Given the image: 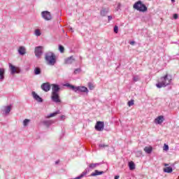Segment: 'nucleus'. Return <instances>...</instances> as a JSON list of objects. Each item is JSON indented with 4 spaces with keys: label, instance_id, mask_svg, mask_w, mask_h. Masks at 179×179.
Returning <instances> with one entry per match:
<instances>
[{
    "label": "nucleus",
    "instance_id": "f257e3e1",
    "mask_svg": "<svg viewBox=\"0 0 179 179\" xmlns=\"http://www.w3.org/2000/svg\"><path fill=\"white\" fill-rule=\"evenodd\" d=\"M173 80V77L171 75L166 74L165 76L161 77L158 81V83L156 84L158 89H162V87H166L169 85H171Z\"/></svg>",
    "mask_w": 179,
    "mask_h": 179
},
{
    "label": "nucleus",
    "instance_id": "f03ea898",
    "mask_svg": "<svg viewBox=\"0 0 179 179\" xmlns=\"http://www.w3.org/2000/svg\"><path fill=\"white\" fill-rule=\"evenodd\" d=\"M45 60L48 65L50 66H54V65L57 64V56L53 52H49L46 53Z\"/></svg>",
    "mask_w": 179,
    "mask_h": 179
},
{
    "label": "nucleus",
    "instance_id": "7ed1b4c3",
    "mask_svg": "<svg viewBox=\"0 0 179 179\" xmlns=\"http://www.w3.org/2000/svg\"><path fill=\"white\" fill-rule=\"evenodd\" d=\"M134 9L138 10L139 12H146L148 7L142 3L141 1H138L133 6Z\"/></svg>",
    "mask_w": 179,
    "mask_h": 179
},
{
    "label": "nucleus",
    "instance_id": "20e7f679",
    "mask_svg": "<svg viewBox=\"0 0 179 179\" xmlns=\"http://www.w3.org/2000/svg\"><path fill=\"white\" fill-rule=\"evenodd\" d=\"M9 68L10 69L11 75H15V73H20V69L16 68L12 64L9 63Z\"/></svg>",
    "mask_w": 179,
    "mask_h": 179
},
{
    "label": "nucleus",
    "instance_id": "39448f33",
    "mask_svg": "<svg viewBox=\"0 0 179 179\" xmlns=\"http://www.w3.org/2000/svg\"><path fill=\"white\" fill-rule=\"evenodd\" d=\"M51 99H52V101H53L54 103H61V99L59 98V93L52 94Z\"/></svg>",
    "mask_w": 179,
    "mask_h": 179
},
{
    "label": "nucleus",
    "instance_id": "423d86ee",
    "mask_svg": "<svg viewBox=\"0 0 179 179\" xmlns=\"http://www.w3.org/2000/svg\"><path fill=\"white\" fill-rule=\"evenodd\" d=\"M31 94H32L33 99H34L36 101H37V103H43L44 101V99H43V98L38 96V94H37L36 92L33 91L31 92Z\"/></svg>",
    "mask_w": 179,
    "mask_h": 179
},
{
    "label": "nucleus",
    "instance_id": "0eeeda50",
    "mask_svg": "<svg viewBox=\"0 0 179 179\" xmlns=\"http://www.w3.org/2000/svg\"><path fill=\"white\" fill-rule=\"evenodd\" d=\"M74 92H81V93H89V90H87V87L85 86H78L75 87Z\"/></svg>",
    "mask_w": 179,
    "mask_h": 179
},
{
    "label": "nucleus",
    "instance_id": "6e6552de",
    "mask_svg": "<svg viewBox=\"0 0 179 179\" xmlns=\"http://www.w3.org/2000/svg\"><path fill=\"white\" fill-rule=\"evenodd\" d=\"M43 55V47L38 46L35 48V55L38 58H40L41 55Z\"/></svg>",
    "mask_w": 179,
    "mask_h": 179
},
{
    "label": "nucleus",
    "instance_id": "1a4fd4ad",
    "mask_svg": "<svg viewBox=\"0 0 179 179\" xmlns=\"http://www.w3.org/2000/svg\"><path fill=\"white\" fill-rule=\"evenodd\" d=\"M96 131H101L104 129V122H97L95 125Z\"/></svg>",
    "mask_w": 179,
    "mask_h": 179
},
{
    "label": "nucleus",
    "instance_id": "9d476101",
    "mask_svg": "<svg viewBox=\"0 0 179 179\" xmlns=\"http://www.w3.org/2000/svg\"><path fill=\"white\" fill-rule=\"evenodd\" d=\"M164 121V116L160 115L158 116L155 120H154L155 124H157L158 125H160L161 124H163V122Z\"/></svg>",
    "mask_w": 179,
    "mask_h": 179
},
{
    "label": "nucleus",
    "instance_id": "9b49d317",
    "mask_svg": "<svg viewBox=\"0 0 179 179\" xmlns=\"http://www.w3.org/2000/svg\"><path fill=\"white\" fill-rule=\"evenodd\" d=\"M73 62H75V57H73V56L66 58L64 61V63L67 65H71V64H73Z\"/></svg>",
    "mask_w": 179,
    "mask_h": 179
},
{
    "label": "nucleus",
    "instance_id": "f8f14e48",
    "mask_svg": "<svg viewBox=\"0 0 179 179\" xmlns=\"http://www.w3.org/2000/svg\"><path fill=\"white\" fill-rule=\"evenodd\" d=\"M10 110H12V106H4L3 108L2 109L3 114L8 115V114L10 113Z\"/></svg>",
    "mask_w": 179,
    "mask_h": 179
},
{
    "label": "nucleus",
    "instance_id": "ddd939ff",
    "mask_svg": "<svg viewBox=\"0 0 179 179\" xmlns=\"http://www.w3.org/2000/svg\"><path fill=\"white\" fill-rule=\"evenodd\" d=\"M52 94H58V92H59V85L57 84L52 85Z\"/></svg>",
    "mask_w": 179,
    "mask_h": 179
},
{
    "label": "nucleus",
    "instance_id": "4468645a",
    "mask_svg": "<svg viewBox=\"0 0 179 179\" xmlns=\"http://www.w3.org/2000/svg\"><path fill=\"white\" fill-rule=\"evenodd\" d=\"M153 150V148L152 146H146L144 148V152L148 155H150Z\"/></svg>",
    "mask_w": 179,
    "mask_h": 179
},
{
    "label": "nucleus",
    "instance_id": "2eb2a0df",
    "mask_svg": "<svg viewBox=\"0 0 179 179\" xmlns=\"http://www.w3.org/2000/svg\"><path fill=\"white\" fill-rule=\"evenodd\" d=\"M58 114H61L60 110H57L56 112H54L48 115L46 118H51L52 117H56V115H58Z\"/></svg>",
    "mask_w": 179,
    "mask_h": 179
},
{
    "label": "nucleus",
    "instance_id": "dca6fc26",
    "mask_svg": "<svg viewBox=\"0 0 179 179\" xmlns=\"http://www.w3.org/2000/svg\"><path fill=\"white\" fill-rule=\"evenodd\" d=\"M18 52L20 55H24V54H26V48L23 46H20L18 49Z\"/></svg>",
    "mask_w": 179,
    "mask_h": 179
},
{
    "label": "nucleus",
    "instance_id": "f3484780",
    "mask_svg": "<svg viewBox=\"0 0 179 179\" xmlns=\"http://www.w3.org/2000/svg\"><path fill=\"white\" fill-rule=\"evenodd\" d=\"M103 171H99L98 170H95L94 173H91L92 177H94L96 176H101V174H103Z\"/></svg>",
    "mask_w": 179,
    "mask_h": 179
},
{
    "label": "nucleus",
    "instance_id": "a211bd4d",
    "mask_svg": "<svg viewBox=\"0 0 179 179\" xmlns=\"http://www.w3.org/2000/svg\"><path fill=\"white\" fill-rule=\"evenodd\" d=\"M5 79V69H0V80Z\"/></svg>",
    "mask_w": 179,
    "mask_h": 179
},
{
    "label": "nucleus",
    "instance_id": "6ab92c4d",
    "mask_svg": "<svg viewBox=\"0 0 179 179\" xmlns=\"http://www.w3.org/2000/svg\"><path fill=\"white\" fill-rule=\"evenodd\" d=\"M52 19V16L51 15V13L45 11V20H51Z\"/></svg>",
    "mask_w": 179,
    "mask_h": 179
},
{
    "label": "nucleus",
    "instance_id": "aec40b11",
    "mask_svg": "<svg viewBox=\"0 0 179 179\" xmlns=\"http://www.w3.org/2000/svg\"><path fill=\"white\" fill-rule=\"evenodd\" d=\"M100 164H101V163H95V164H90L89 165V168L92 169V170L96 169V167L100 166Z\"/></svg>",
    "mask_w": 179,
    "mask_h": 179
},
{
    "label": "nucleus",
    "instance_id": "412c9836",
    "mask_svg": "<svg viewBox=\"0 0 179 179\" xmlns=\"http://www.w3.org/2000/svg\"><path fill=\"white\" fill-rule=\"evenodd\" d=\"M108 8H103L101 10V16H106L108 13Z\"/></svg>",
    "mask_w": 179,
    "mask_h": 179
},
{
    "label": "nucleus",
    "instance_id": "4be33fe9",
    "mask_svg": "<svg viewBox=\"0 0 179 179\" xmlns=\"http://www.w3.org/2000/svg\"><path fill=\"white\" fill-rule=\"evenodd\" d=\"M164 173H173V168L171 166H168L164 169Z\"/></svg>",
    "mask_w": 179,
    "mask_h": 179
},
{
    "label": "nucleus",
    "instance_id": "5701e85b",
    "mask_svg": "<svg viewBox=\"0 0 179 179\" xmlns=\"http://www.w3.org/2000/svg\"><path fill=\"white\" fill-rule=\"evenodd\" d=\"M129 167L130 170H135V164L134 162H129Z\"/></svg>",
    "mask_w": 179,
    "mask_h": 179
},
{
    "label": "nucleus",
    "instance_id": "b1692460",
    "mask_svg": "<svg viewBox=\"0 0 179 179\" xmlns=\"http://www.w3.org/2000/svg\"><path fill=\"white\" fill-rule=\"evenodd\" d=\"M52 124H54V120H46L45 121L46 127H50V125H52Z\"/></svg>",
    "mask_w": 179,
    "mask_h": 179
},
{
    "label": "nucleus",
    "instance_id": "393cba45",
    "mask_svg": "<svg viewBox=\"0 0 179 179\" xmlns=\"http://www.w3.org/2000/svg\"><path fill=\"white\" fill-rule=\"evenodd\" d=\"M34 73L35 75H40V73H41V69H40L38 67L35 68Z\"/></svg>",
    "mask_w": 179,
    "mask_h": 179
},
{
    "label": "nucleus",
    "instance_id": "a878e982",
    "mask_svg": "<svg viewBox=\"0 0 179 179\" xmlns=\"http://www.w3.org/2000/svg\"><path fill=\"white\" fill-rule=\"evenodd\" d=\"M34 34L35 36H36V37H40V36H41V31H40V29H36L34 31Z\"/></svg>",
    "mask_w": 179,
    "mask_h": 179
},
{
    "label": "nucleus",
    "instance_id": "bb28decb",
    "mask_svg": "<svg viewBox=\"0 0 179 179\" xmlns=\"http://www.w3.org/2000/svg\"><path fill=\"white\" fill-rule=\"evenodd\" d=\"M133 80L134 82H139V80H141V77H139V76H134Z\"/></svg>",
    "mask_w": 179,
    "mask_h": 179
},
{
    "label": "nucleus",
    "instance_id": "cd10ccee",
    "mask_svg": "<svg viewBox=\"0 0 179 179\" xmlns=\"http://www.w3.org/2000/svg\"><path fill=\"white\" fill-rule=\"evenodd\" d=\"M51 90V85H50V83H45V92H50Z\"/></svg>",
    "mask_w": 179,
    "mask_h": 179
},
{
    "label": "nucleus",
    "instance_id": "c85d7f7f",
    "mask_svg": "<svg viewBox=\"0 0 179 179\" xmlns=\"http://www.w3.org/2000/svg\"><path fill=\"white\" fill-rule=\"evenodd\" d=\"M29 122H30V120H29V119L24 120V121H23L24 127H27V125H29Z\"/></svg>",
    "mask_w": 179,
    "mask_h": 179
},
{
    "label": "nucleus",
    "instance_id": "c756f323",
    "mask_svg": "<svg viewBox=\"0 0 179 179\" xmlns=\"http://www.w3.org/2000/svg\"><path fill=\"white\" fill-rule=\"evenodd\" d=\"M64 86H66V87H70L71 89H72V90H75L76 87L69 83L65 84Z\"/></svg>",
    "mask_w": 179,
    "mask_h": 179
},
{
    "label": "nucleus",
    "instance_id": "7c9ffc66",
    "mask_svg": "<svg viewBox=\"0 0 179 179\" xmlns=\"http://www.w3.org/2000/svg\"><path fill=\"white\" fill-rule=\"evenodd\" d=\"M88 87H89L90 90H93V89H94V85H93V83H89Z\"/></svg>",
    "mask_w": 179,
    "mask_h": 179
},
{
    "label": "nucleus",
    "instance_id": "2f4dec72",
    "mask_svg": "<svg viewBox=\"0 0 179 179\" xmlns=\"http://www.w3.org/2000/svg\"><path fill=\"white\" fill-rule=\"evenodd\" d=\"M127 104H128L129 107H131V106H134V100L129 101Z\"/></svg>",
    "mask_w": 179,
    "mask_h": 179
},
{
    "label": "nucleus",
    "instance_id": "473e14b6",
    "mask_svg": "<svg viewBox=\"0 0 179 179\" xmlns=\"http://www.w3.org/2000/svg\"><path fill=\"white\" fill-rule=\"evenodd\" d=\"M59 50L60 52H64L65 49L64 48V46L60 45H59Z\"/></svg>",
    "mask_w": 179,
    "mask_h": 179
},
{
    "label": "nucleus",
    "instance_id": "72a5a7b5",
    "mask_svg": "<svg viewBox=\"0 0 179 179\" xmlns=\"http://www.w3.org/2000/svg\"><path fill=\"white\" fill-rule=\"evenodd\" d=\"M77 73H80V69H76L74 71V75H76Z\"/></svg>",
    "mask_w": 179,
    "mask_h": 179
},
{
    "label": "nucleus",
    "instance_id": "f704fd0d",
    "mask_svg": "<svg viewBox=\"0 0 179 179\" xmlns=\"http://www.w3.org/2000/svg\"><path fill=\"white\" fill-rule=\"evenodd\" d=\"M120 9H121V3H118L116 7V10H120Z\"/></svg>",
    "mask_w": 179,
    "mask_h": 179
},
{
    "label": "nucleus",
    "instance_id": "c9c22d12",
    "mask_svg": "<svg viewBox=\"0 0 179 179\" xmlns=\"http://www.w3.org/2000/svg\"><path fill=\"white\" fill-rule=\"evenodd\" d=\"M41 89H43L44 92H45V83H43L42 84Z\"/></svg>",
    "mask_w": 179,
    "mask_h": 179
},
{
    "label": "nucleus",
    "instance_id": "e433bc0d",
    "mask_svg": "<svg viewBox=\"0 0 179 179\" xmlns=\"http://www.w3.org/2000/svg\"><path fill=\"white\" fill-rule=\"evenodd\" d=\"M114 31L116 34L118 33V27L117 25H115L114 27Z\"/></svg>",
    "mask_w": 179,
    "mask_h": 179
},
{
    "label": "nucleus",
    "instance_id": "4c0bfd02",
    "mask_svg": "<svg viewBox=\"0 0 179 179\" xmlns=\"http://www.w3.org/2000/svg\"><path fill=\"white\" fill-rule=\"evenodd\" d=\"M108 145L106 144H99V148H107Z\"/></svg>",
    "mask_w": 179,
    "mask_h": 179
},
{
    "label": "nucleus",
    "instance_id": "58836bf2",
    "mask_svg": "<svg viewBox=\"0 0 179 179\" xmlns=\"http://www.w3.org/2000/svg\"><path fill=\"white\" fill-rule=\"evenodd\" d=\"M164 150H166V151L169 150V146L166 144H164Z\"/></svg>",
    "mask_w": 179,
    "mask_h": 179
},
{
    "label": "nucleus",
    "instance_id": "ea45409f",
    "mask_svg": "<svg viewBox=\"0 0 179 179\" xmlns=\"http://www.w3.org/2000/svg\"><path fill=\"white\" fill-rule=\"evenodd\" d=\"M42 17H43V19H45V11L42 12Z\"/></svg>",
    "mask_w": 179,
    "mask_h": 179
},
{
    "label": "nucleus",
    "instance_id": "a19ab883",
    "mask_svg": "<svg viewBox=\"0 0 179 179\" xmlns=\"http://www.w3.org/2000/svg\"><path fill=\"white\" fill-rule=\"evenodd\" d=\"M108 22H110V20H113V16L111 15L108 16Z\"/></svg>",
    "mask_w": 179,
    "mask_h": 179
},
{
    "label": "nucleus",
    "instance_id": "79ce46f5",
    "mask_svg": "<svg viewBox=\"0 0 179 179\" xmlns=\"http://www.w3.org/2000/svg\"><path fill=\"white\" fill-rule=\"evenodd\" d=\"M173 19H178V15L174 14L173 15Z\"/></svg>",
    "mask_w": 179,
    "mask_h": 179
},
{
    "label": "nucleus",
    "instance_id": "37998d69",
    "mask_svg": "<svg viewBox=\"0 0 179 179\" xmlns=\"http://www.w3.org/2000/svg\"><path fill=\"white\" fill-rule=\"evenodd\" d=\"M60 118H61V120H65V115H62V116L60 117Z\"/></svg>",
    "mask_w": 179,
    "mask_h": 179
},
{
    "label": "nucleus",
    "instance_id": "c03bdc74",
    "mask_svg": "<svg viewBox=\"0 0 179 179\" xmlns=\"http://www.w3.org/2000/svg\"><path fill=\"white\" fill-rule=\"evenodd\" d=\"M130 44H131V45H134V44H135V41H131Z\"/></svg>",
    "mask_w": 179,
    "mask_h": 179
},
{
    "label": "nucleus",
    "instance_id": "a18cd8bd",
    "mask_svg": "<svg viewBox=\"0 0 179 179\" xmlns=\"http://www.w3.org/2000/svg\"><path fill=\"white\" fill-rule=\"evenodd\" d=\"M118 178H120V176H115V179H118Z\"/></svg>",
    "mask_w": 179,
    "mask_h": 179
},
{
    "label": "nucleus",
    "instance_id": "49530a36",
    "mask_svg": "<svg viewBox=\"0 0 179 179\" xmlns=\"http://www.w3.org/2000/svg\"><path fill=\"white\" fill-rule=\"evenodd\" d=\"M176 0H171L172 2H175Z\"/></svg>",
    "mask_w": 179,
    "mask_h": 179
},
{
    "label": "nucleus",
    "instance_id": "de8ad7c7",
    "mask_svg": "<svg viewBox=\"0 0 179 179\" xmlns=\"http://www.w3.org/2000/svg\"><path fill=\"white\" fill-rule=\"evenodd\" d=\"M56 164H58V162H56Z\"/></svg>",
    "mask_w": 179,
    "mask_h": 179
},
{
    "label": "nucleus",
    "instance_id": "09e8293b",
    "mask_svg": "<svg viewBox=\"0 0 179 179\" xmlns=\"http://www.w3.org/2000/svg\"><path fill=\"white\" fill-rule=\"evenodd\" d=\"M165 166H168V164H165Z\"/></svg>",
    "mask_w": 179,
    "mask_h": 179
}]
</instances>
